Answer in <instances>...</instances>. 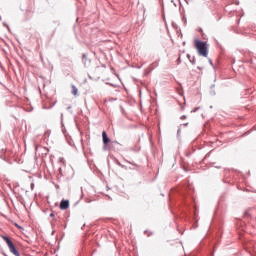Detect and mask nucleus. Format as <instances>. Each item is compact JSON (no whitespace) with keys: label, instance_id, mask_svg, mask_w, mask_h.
Masks as SVG:
<instances>
[{"label":"nucleus","instance_id":"6","mask_svg":"<svg viewBox=\"0 0 256 256\" xmlns=\"http://www.w3.org/2000/svg\"><path fill=\"white\" fill-rule=\"evenodd\" d=\"M54 216H55V214H53V213L50 214V217H54Z\"/></svg>","mask_w":256,"mask_h":256},{"label":"nucleus","instance_id":"4","mask_svg":"<svg viewBox=\"0 0 256 256\" xmlns=\"http://www.w3.org/2000/svg\"><path fill=\"white\" fill-rule=\"evenodd\" d=\"M102 141H103L104 145L109 144V142L111 141L109 139V137H107V132H105V131L102 132Z\"/></svg>","mask_w":256,"mask_h":256},{"label":"nucleus","instance_id":"5","mask_svg":"<svg viewBox=\"0 0 256 256\" xmlns=\"http://www.w3.org/2000/svg\"><path fill=\"white\" fill-rule=\"evenodd\" d=\"M71 87H72V95L76 97V95L79 93V90L75 85H72Z\"/></svg>","mask_w":256,"mask_h":256},{"label":"nucleus","instance_id":"2","mask_svg":"<svg viewBox=\"0 0 256 256\" xmlns=\"http://www.w3.org/2000/svg\"><path fill=\"white\" fill-rule=\"evenodd\" d=\"M4 241H6L9 250L13 253L15 256H20L19 251H17V248H15V244L8 238V237H3Z\"/></svg>","mask_w":256,"mask_h":256},{"label":"nucleus","instance_id":"1","mask_svg":"<svg viewBox=\"0 0 256 256\" xmlns=\"http://www.w3.org/2000/svg\"><path fill=\"white\" fill-rule=\"evenodd\" d=\"M194 47L198 52V55L201 57H208L209 55V46L207 45V42L201 41V40H194Z\"/></svg>","mask_w":256,"mask_h":256},{"label":"nucleus","instance_id":"3","mask_svg":"<svg viewBox=\"0 0 256 256\" xmlns=\"http://www.w3.org/2000/svg\"><path fill=\"white\" fill-rule=\"evenodd\" d=\"M60 209L62 211L69 209V200H62L60 203Z\"/></svg>","mask_w":256,"mask_h":256},{"label":"nucleus","instance_id":"7","mask_svg":"<svg viewBox=\"0 0 256 256\" xmlns=\"http://www.w3.org/2000/svg\"><path fill=\"white\" fill-rule=\"evenodd\" d=\"M181 119H186V116H182Z\"/></svg>","mask_w":256,"mask_h":256}]
</instances>
